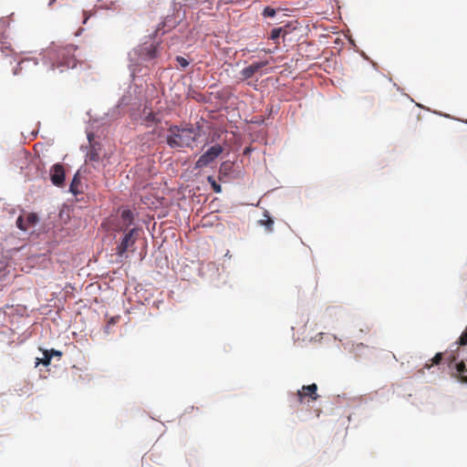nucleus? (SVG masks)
Masks as SVG:
<instances>
[{
  "label": "nucleus",
  "mask_w": 467,
  "mask_h": 467,
  "mask_svg": "<svg viewBox=\"0 0 467 467\" xmlns=\"http://www.w3.org/2000/svg\"><path fill=\"white\" fill-rule=\"evenodd\" d=\"M202 128L194 125L174 126L170 129L171 134L167 138L168 144L172 147H192L201 136Z\"/></svg>",
  "instance_id": "1"
},
{
  "label": "nucleus",
  "mask_w": 467,
  "mask_h": 467,
  "mask_svg": "<svg viewBox=\"0 0 467 467\" xmlns=\"http://www.w3.org/2000/svg\"><path fill=\"white\" fill-rule=\"evenodd\" d=\"M76 50L77 47L73 45L59 47H49L47 50V56L50 59H56L58 67L62 66L67 68H74L77 66V60L75 58Z\"/></svg>",
  "instance_id": "2"
},
{
  "label": "nucleus",
  "mask_w": 467,
  "mask_h": 467,
  "mask_svg": "<svg viewBox=\"0 0 467 467\" xmlns=\"http://www.w3.org/2000/svg\"><path fill=\"white\" fill-rule=\"evenodd\" d=\"M223 150L220 144H215L209 148L203 154L200 156L195 163L196 168H203L213 162Z\"/></svg>",
  "instance_id": "3"
},
{
  "label": "nucleus",
  "mask_w": 467,
  "mask_h": 467,
  "mask_svg": "<svg viewBox=\"0 0 467 467\" xmlns=\"http://www.w3.org/2000/svg\"><path fill=\"white\" fill-rule=\"evenodd\" d=\"M317 385L316 383L310 384V385H304L300 389L295 393V395L297 398V400L300 404L305 403L306 400L307 401H315L319 398V395L317 393Z\"/></svg>",
  "instance_id": "4"
},
{
  "label": "nucleus",
  "mask_w": 467,
  "mask_h": 467,
  "mask_svg": "<svg viewBox=\"0 0 467 467\" xmlns=\"http://www.w3.org/2000/svg\"><path fill=\"white\" fill-rule=\"evenodd\" d=\"M138 235L139 230L137 228H132L126 233L120 244L116 248L117 254L122 256L129 248L132 247L138 238Z\"/></svg>",
  "instance_id": "5"
},
{
  "label": "nucleus",
  "mask_w": 467,
  "mask_h": 467,
  "mask_svg": "<svg viewBox=\"0 0 467 467\" xmlns=\"http://www.w3.org/2000/svg\"><path fill=\"white\" fill-rule=\"evenodd\" d=\"M87 137H88V142L90 144V149L87 152L86 161L99 162V150H100V147H99V143H93L95 134L92 131L88 130V131H87Z\"/></svg>",
  "instance_id": "6"
},
{
  "label": "nucleus",
  "mask_w": 467,
  "mask_h": 467,
  "mask_svg": "<svg viewBox=\"0 0 467 467\" xmlns=\"http://www.w3.org/2000/svg\"><path fill=\"white\" fill-rule=\"evenodd\" d=\"M134 220L133 213L129 210H123L120 213V222L115 226L114 230L117 232H126L132 224Z\"/></svg>",
  "instance_id": "7"
},
{
  "label": "nucleus",
  "mask_w": 467,
  "mask_h": 467,
  "mask_svg": "<svg viewBox=\"0 0 467 467\" xmlns=\"http://www.w3.org/2000/svg\"><path fill=\"white\" fill-rule=\"evenodd\" d=\"M50 179L54 185L62 186L65 181V171L64 167L60 163H57L52 166L50 171Z\"/></svg>",
  "instance_id": "8"
},
{
  "label": "nucleus",
  "mask_w": 467,
  "mask_h": 467,
  "mask_svg": "<svg viewBox=\"0 0 467 467\" xmlns=\"http://www.w3.org/2000/svg\"><path fill=\"white\" fill-rule=\"evenodd\" d=\"M269 64L268 60L257 61L250 66L244 67L241 72V76L243 79L251 78L255 73H257L260 69L266 67Z\"/></svg>",
  "instance_id": "9"
},
{
  "label": "nucleus",
  "mask_w": 467,
  "mask_h": 467,
  "mask_svg": "<svg viewBox=\"0 0 467 467\" xmlns=\"http://www.w3.org/2000/svg\"><path fill=\"white\" fill-rule=\"evenodd\" d=\"M158 55V45L150 44L140 47L139 56L144 60L153 59Z\"/></svg>",
  "instance_id": "10"
},
{
  "label": "nucleus",
  "mask_w": 467,
  "mask_h": 467,
  "mask_svg": "<svg viewBox=\"0 0 467 467\" xmlns=\"http://www.w3.org/2000/svg\"><path fill=\"white\" fill-rule=\"evenodd\" d=\"M264 219H261L259 221V224L265 227V230L269 233L273 232L274 230V220L270 217L269 213L267 212H265L264 213Z\"/></svg>",
  "instance_id": "11"
},
{
  "label": "nucleus",
  "mask_w": 467,
  "mask_h": 467,
  "mask_svg": "<svg viewBox=\"0 0 467 467\" xmlns=\"http://www.w3.org/2000/svg\"><path fill=\"white\" fill-rule=\"evenodd\" d=\"M443 358H444V354L441 352H439L431 359V363L425 364L424 368H431L434 365H439Z\"/></svg>",
  "instance_id": "12"
},
{
  "label": "nucleus",
  "mask_w": 467,
  "mask_h": 467,
  "mask_svg": "<svg viewBox=\"0 0 467 467\" xmlns=\"http://www.w3.org/2000/svg\"><path fill=\"white\" fill-rule=\"evenodd\" d=\"M224 131L220 129L213 130L210 134L209 142L213 143L222 140L221 137Z\"/></svg>",
  "instance_id": "13"
},
{
  "label": "nucleus",
  "mask_w": 467,
  "mask_h": 467,
  "mask_svg": "<svg viewBox=\"0 0 467 467\" xmlns=\"http://www.w3.org/2000/svg\"><path fill=\"white\" fill-rule=\"evenodd\" d=\"M38 221V217L36 213H28L26 217V225H28V228L30 226H34Z\"/></svg>",
  "instance_id": "14"
},
{
  "label": "nucleus",
  "mask_w": 467,
  "mask_h": 467,
  "mask_svg": "<svg viewBox=\"0 0 467 467\" xmlns=\"http://www.w3.org/2000/svg\"><path fill=\"white\" fill-rule=\"evenodd\" d=\"M119 318H120L119 316H116V317H110V319L108 321V324L105 327V332L107 334L110 333V326H113L116 323H118Z\"/></svg>",
  "instance_id": "15"
},
{
  "label": "nucleus",
  "mask_w": 467,
  "mask_h": 467,
  "mask_svg": "<svg viewBox=\"0 0 467 467\" xmlns=\"http://www.w3.org/2000/svg\"><path fill=\"white\" fill-rule=\"evenodd\" d=\"M79 180L78 179L77 176H75L70 183V192L74 194H77L78 192V186L79 184Z\"/></svg>",
  "instance_id": "16"
},
{
  "label": "nucleus",
  "mask_w": 467,
  "mask_h": 467,
  "mask_svg": "<svg viewBox=\"0 0 467 467\" xmlns=\"http://www.w3.org/2000/svg\"><path fill=\"white\" fill-rule=\"evenodd\" d=\"M275 14H276L275 9H274L271 6H266V7H265L262 15L265 17H274L275 16Z\"/></svg>",
  "instance_id": "17"
},
{
  "label": "nucleus",
  "mask_w": 467,
  "mask_h": 467,
  "mask_svg": "<svg viewBox=\"0 0 467 467\" xmlns=\"http://www.w3.org/2000/svg\"><path fill=\"white\" fill-rule=\"evenodd\" d=\"M455 344L459 346L467 345V326L465 330L462 333L461 337H459L458 341Z\"/></svg>",
  "instance_id": "18"
},
{
  "label": "nucleus",
  "mask_w": 467,
  "mask_h": 467,
  "mask_svg": "<svg viewBox=\"0 0 467 467\" xmlns=\"http://www.w3.org/2000/svg\"><path fill=\"white\" fill-rule=\"evenodd\" d=\"M445 358L448 360L449 362V367H451L452 364L456 361L457 359V357L455 355V351H451V352H447L445 354Z\"/></svg>",
  "instance_id": "19"
},
{
  "label": "nucleus",
  "mask_w": 467,
  "mask_h": 467,
  "mask_svg": "<svg viewBox=\"0 0 467 467\" xmlns=\"http://www.w3.org/2000/svg\"><path fill=\"white\" fill-rule=\"evenodd\" d=\"M282 32H283V28L282 27L274 28L271 31L269 38L272 39V40H276L280 36Z\"/></svg>",
  "instance_id": "20"
},
{
  "label": "nucleus",
  "mask_w": 467,
  "mask_h": 467,
  "mask_svg": "<svg viewBox=\"0 0 467 467\" xmlns=\"http://www.w3.org/2000/svg\"><path fill=\"white\" fill-rule=\"evenodd\" d=\"M25 219L23 216H19L16 220V226L23 231H26L28 229V225H26Z\"/></svg>",
  "instance_id": "21"
},
{
  "label": "nucleus",
  "mask_w": 467,
  "mask_h": 467,
  "mask_svg": "<svg viewBox=\"0 0 467 467\" xmlns=\"http://www.w3.org/2000/svg\"><path fill=\"white\" fill-rule=\"evenodd\" d=\"M208 181L211 182V185L215 192H221L222 188L221 185L218 184L211 176L208 177Z\"/></svg>",
  "instance_id": "22"
},
{
  "label": "nucleus",
  "mask_w": 467,
  "mask_h": 467,
  "mask_svg": "<svg viewBox=\"0 0 467 467\" xmlns=\"http://www.w3.org/2000/svg\"><path fill=\"white\" fill-rule=\"evenodd\" d=\"M176 60H177L178 64L183 68L189 66V61L186 58H184L183 57L178 56L176 57Z\"/></svg>",
  "instance_id": "23"
},
{
  "label": "nucleus",
  "mask_w": 467,
  "mask_h": 467,
  "mask_svg": "<svg viewBox=\"0 0 467 467\" xmlns=\"http://www.w3.org/2000/svg\"><path fill=\"white\" fill-rule=\"evenodd\" d=\"M50 360H51V355L49 354V351L46 350V351L44 352V358H43V359H41V362H42L45 366H47V365H49Z\"/></svg>",
  "instance_id": "24"
},
{
  "label": "nucleus",
  "mask_w": 467,
  "mask_h": 467,
  "mask_svg": "<svg viewBox=\"0 0 467 467\" xmlns=\"http://www.w3.org/2000/svg\"><path fill=\"white\" fill-rule=\"evenodd\" d=\"M83 24H86L90 17V14L88 11H83Z\"/></svg>",
  "instance_id": "25"
},
{
  "label": "nucleus",
  "mask_w": 467,
  "mask_h": 467,
  "mask_svg": "<svg viewBox=\"0 0 467 467\" xmlns=\"http://www.w3.org/2000/svg\"><path fill=\"white\" fill-rule=\"evenodd\" d=\"M49 354L52 356H58L60 357L61 356V352L60 351H57V350H55V349H52L49 351Z\"/></svg>",
  "instance_id": "26"
},
{
  "label": "nucleus",
  "mask_w": 467,
  "mask_h": 467,
  "mask_svg": "<svg viewBox=\"0 0 467 467\" xmlns=\"http://www.w3.org/2000/svg\"><path fill=\"white\" fill-rule=\"evenodd\" d=\"M435 114H438V112L434 111ZM440 115V113H439ZM441 117H445V118H448V117H451L449 114H441Z\"/></svg>",
  "instance_id": "27"
},
{
  "label": "nucleus",
  "mask_w": 467,
  "mask_h": 467,
  "mask_svg": "<svg viewBox=\"0 0 467 467\" xmlns=\"http://www.w3.org/2000/svg\"><path fill=\"white\" fill-rule=\"evenodd\" d=\"M30 61H31V59H26V60H23V61H22V64H24V63H26V62H30Z\"/></svg>",
  "instance_id": "28"
},
{
  "label": "nucleus",
  "mask_w": 467,
  "mask_h": 467,
  "mask_svg": "<svg viewBox=\"0 0 467 467\" xmlns=\"http://www.w3.org/2000/svg\"><path fill=\"white\" fill-rule=\"evenodd\" d=\"M97 120H98L97 119H92V124H91V125H93L95 122H97Z\"/></svg>",
  "instance_id": "29"
},
{
  "label": "nucleus",
  "mask_w": 467,
  "mask_h": 467,
  "mask_svg": "<svg viewBox=\"0 0 467 467\" xmlns=\"http://www.w3.org/2000/svg\"><path fill=\"white\" fill-rule=\"evenodd\" d=\"M148 117H154L151 112L149 113Z\"/></svg>",
  "instance_id": "30"
},
{
  "label": "nucleus",
  "mask_w": 467,
  "mask_h": 467,
  "mask_svg": "<svg viewBox=\"0 0 467 467\" xmlns=\"http://www.w3.org/2000/svg\"><path fill=\"white\" fill-rule=\"evenodd\" d=\"M55 1H56V0H50V3H49V4L51 5V4H52V3H54Z\"/></svg>",
  "instance_id": "31"
},
{
  "label": "nucleus",
  "mask_w": 467,
  "mask_h": 467,
  "mask_svg": "<svg viewBox=\"0 0 467 467\" xmlns=\"http://www.w3.org/2000/svg\"><path fill=\"white\" fill-rule=\"evenodd\" d=\"M466 123H467V119H466Z\"/></svg>",
  "instance_id": "32"
}]
</instances>
